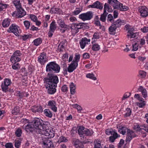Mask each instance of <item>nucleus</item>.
<instances>
[{"label":"nucleus","instance_id":"1","mask_svg":"<svg viewBox=\"0 0 148 148\" xmlns=\"http://www.w3.org/2000/svg\"><path fill=\"white\" fill-rule=\"evenodd\" d=\"M44 81L47 84H51L53 85L57 86V84L58 82V79L55 75L52 73H48L47 77L44 79Z\"/></svg>","mask_w":148,"mask_h":148},{"label":"nucleus","instance_id":"2","mask_svg":"<svg viewBox=\"0 0 148 148\" xmlns=\"http://www.w3.org/2000/svg\"><path fill=\"white\" fill-rule=\"evenodd\" d=\"M60 67L55 62H51L47 64L46 66V71L49 73H58L60 70Z\"/></svg>","mask_w":148,"mask_h":148},{"label":"nucleus","instance_id":"3","mask_svg":"<svg viewBox=\"0 0 148 148\" xmlns=\"http://www.w3.org/2000/svg\"><path fill=\"white\" fill-rule=\"evenodd\" d=\"M119 129L122 130L121 133L123 135H125L127 132V135L126 139V141L127 142H130L133 138L136 136V134L134 131L127 129L126 127H122Z\"/></svg>","mask_w":148,"mask_h":148},{"label":"nucleus","instance_id":"4","mask_svg":"<svg viewBox=\"0 0 148 148\" xmlns=\"http://www.w3.org/2000/svg\"><path fill=\"white\" fill-rule=\"evenodd\" d=\"M125 22L124 21H121L120 19L117 20L113 21L112 24L109 28V31L110 34H112V33L115 31L117 28L120 27L122 25H124Z\"/></svg>","mask_w":148,"mask_h":148},{"label":"nucleus","instance_id":"5","mask_svg":"<svg viewBox=\"0 0 148 148\" xmlns=\"http://www.w3.org/2000/svg\"><path fill=\"white\" fill-rule=\"evenodd\" d=\"M78 131V133L80 137L84 135L91 136L94 133L92 130H89L81 126H79Z\"/></svg>","mask_w":148,"mask_h":148},{"label":"nucleus","instance_id":"6","mask_svg":"<svg viewBox=\"0 0 148 148\" xmlns=\"http://www.w3.org/2000/svg\"><path fill=\"white\" fill-rule=\"evenodd\" d=\"M7 31L10 33H13L17 36H19L21 33V30L19 27L14 24H12L10 26Z\"/></svg>","mask_w":148,"mask_h":148},{"label":"nucleus","instance_id":"7","mask_svg":"<svg viewBox=\"0 0 148 148\" xmlns=\"http://www.w3.org/2000/svg\"><path fill=\"white\" fill-rule=\"evenodd\" d=\"M16 8L17 11H15L12 14L13 16H16L17 18H21L26 15V12L22 8L21 6L19 8Z\"/></svg>","mask_w":148,"mask_h":148},{"label":"nucleus","instance_id":"8","mask_svg":"<svg viewBox=\"0 0 148 148\" xmlns=\"http://www.w3.org/2000/svg\"><path fill=\"white\" fill-rule=\"evenodd\" d=\"M43 123V121L37 118H34L31 122V124L34 128L41 127Z\"/></svg>","mask_w":148,"mask_h":148},{"label":"nucleus","instance_id":"9","mask_svg":"<svg viewBox=\"0 0 148 148\" xmlns=\"http://www.w3.org/2000/svg\"><path fill=\"white\" fill-rule=\"evenodd\" d=\"M93 17V14L91 11L88 12L86 13L82 14L79 15V17L83 21L89 20Z\"/></svg>","mask_w":148,"mask_h":148},{"label":"nucleus","instance_id":"10","mask_svg":"<svg viewBox=\"0 0 148 148\" xmlns=\"http://www.w3.org/2000/svg\"><path fill=\"white\" fill-rule=\"evenodd\" d=\"M12 83L11 80L8 79H6L1 85V87L3 91L6 92L8 91V86Z\"/></svg>","mask_w":148,"mask_h":148},{"label":"nucleus","instance_id":"11","mask_svg":"<svg viewBox=\"0 0 148 148\" xmlns=\"http://www.w3.org/2000/svg\"><path fill=\"white\" fill-rule=\"evenodd\" d=\"M108 3L112 5L114 9L120 10L121 6H122V4L119 2L117 0H108Z\"/></svg>","mask_w":148,"mask_h":148},{"label":"nucleus","instance_id":"12","mask_svg":"<svg viewBox=\"0 0 148 148\" xmlns=\"http://www.w3.org/2000/svg\"><path fill=\"white\" fill-rule=\"evenodd\" d=\"M138 11L141 16L143 17H146L148 15V9L145 6H140Z\"/></svg>","mask_w":148,"mask_h":148},{"label":"nucleus","instance_id":"13","mask_svg":"<svg viewBox=\"0 0 148 148\" xmlns=\"http://www.w3.org/2000/svg\"><path fill=\"white\" fill-rule=\"evenodd\" d=\"M42 144L44 148H54V147L51 140L45 138L43 139Z\"/></svg>","mask_w":148,"mask_h":148},{"label":"nucleus","instance_id":"14","mask_svg":"<svg viewBox=\"0 0 148 148\" xmlns=\"http://www.w3.org/2000/svg\"><path fill=\"white\" fill-rule=\"evenodd\" d=\"M73 144L76 148H84V146L83 143L76 138H74L73 140Z\"/></svg>","mask_w":148,"mask_h":148},{"label":"nucleus","instance_id":"15","mask_svg":"<svg viewBox=\"0 0 148 148\" xmlns=\"http://www.w3.org/2000/svg\"><path fill=\"white\" fill-rule=\"evenodd\" d=\"M42 134L50 138H53L54 136L53 130L48 128L46 129V130H42Z\"/></svg>","mask_w":148,"mask_h":148},{"label":"nucleus","instance_id":"16","mask_svg":"<svg viewBox=\"0 0 148 148\" xmlns=\"http://www.w3.org/2000/svg\"><path fill=\"white\" fill-rule=\"evenodd\" d=\"M51 84H47L46 88L47 89V92L49 94H54L56 91V88L57 86H54Z\"/></svg>","mask_w":148,"mask_h":148},{"label":"nucleus","instance_id":"17","mask_svg":"<svg viewBox=\"0 0 148 148\" xmlns=\"http://www.w3.org/2000/svg\"><path fill=\"white\" fill-rule=\"evenodd\" d=\"M103 4L98 1L94 2L92 4L88 6L89 8H96L102 10L103 8Z\"/></svg>","mask_w":148,"mask_h":148},{"label":"nucleus","instance_id":"18","mask_svg":"<svg viewBox=\"0 0 148 148\" xmlns=\"http://www.w3.org/2000/svg\"><path fill=\"white\" fill-rule=\"evenodd\" d=\"M30 123V124L29 123L25 126L23 125L22 127L27 132L33 133L34 132V128L31 124V122Z\"/></svg>","mask_w":148,"mask_h":148},{"label":"nucleus","instance_id":"19","mask_svg":"<svg viewBox=\"0 0 148 148\" xmlns=\"http://www.w3.org/2000/svg\"><path fill=\"white\" fill-rule=\"evenodd\" d=\"M74 28H75L76 26V29H88L89 27L87 23H79L74 24Z\"/></svg>","mask_w":148,"mask_h":148},{"label":"nucleus","instance_id":"20","mask_svg":"<svg viewBox=\"0 0 148 148\" xmlns=\"http://www.w3.org/2000/svg\"><path fill=\"white\" fill-rule=\"evenodd\" d=\"M47 106L53 111L56 112L57 107L56 106V102L53 100L49 101H48Z\"/></svg>","mask_w":148,"mask_h":148},{"label":"nucleus","instance_id":"21","mask_svg":"<svg viewBox=\"0 0 148 148\" xmlns=\"http://www.w3.org/2000/svg\"><path fill=\"white\" fill-rule=\"evenodd\" d=\"M38 61L41 64H44L47 61V58L45 53L43 52L40 54L38 58Z\"/></svg>","mask_w":148,"mask_h":148},{"label":"nucleus","instance_id":"22","mask_svg":"<svg viewBox=\"0 0 148 148\" xmlns=\"http://www.w3.org/2000/svg\"><path fill=\"white\" fill-rule=\"evenodd\" d=\"M78 64L72 62L67 68V71L69 73H71L76 69Z\"/></svg>","mask_w":148,"mask_h":148},{"label":"nucleus","instance_id":"23","mask_svg":"<svg viewBox=\"0 0 148 148\" xmlns=\"http://www.w3.org/2000/svg\"><path fill=\"white\" fill-rule=\"evenodd\" d=\"M90 40L87 39L86 38H82L79 43L81 48L82 49H84L86 45L88 44V42H90Z\"/></svg>","mask_w":148,"mask_h":148},{"label":"nucleus","instance_id":"24","mask_svg":"<svg viewBox=\"0 0 148 148\" xmlns=\"http://www.w3.org/2000/svg\"><path fill=\"white\" fill-rule=\"evenodd\" d=\"M57 23L62 28L66 29H69V26L66 25L64 22V20L59 19L57 21Z\"/></svg>","mask_w":148,"mask_h":148},{"label":"nucleus","instance_id":"25","mask_svg":"<svg viewBox=\"0 0 148 148\" xmlns=\"http://www.w3.org/2000/svg\"><path fill=\"white\" fill-rule=\"evenodd\" d=\"M31 110L34 112H41L43 111L42 107L40 106H33L31 108Z\"/></svg>","mask_w":148,"mask_h":148},{"label":"nucleus","instance_id":"26","mask_svg":"<svg viewBox=\"0 0 148 148\" xmlns=\"http://www.w3.org/2000/svg\"><path fill=\"white\" fill-rule=\"evenodd\" d=\"M50 12L51 14H60L62 13V10L59 8L53 7L51 8Z\"/></svg>","mask_w":148,"mask_h":148},{"label":"nucleus","instance_id":"27","mask_svg":"<svg viewBox=\"0 0 148 148\" xmlns=\"http://www.w3.org/2000/svg\"><path fill=\"white\" fill-rule=\"evenodd\" d=\"M92 50L97 51H99L100 49V46L98 44L95 43L94 41H92Z\"/></svg>","mask_w":148,"mask_h":148},{"label":"nucleus","instance_id":"28","mask_svg":"<svg viewBox=\"0 0 148 148\" xmlns=\"http://www.w3.org/2000/svg\"><path fill=\"white\" fill-rule=\"evenodd\" d=\"M120 135H118L117 133L116 134H113V135L110 136L109 138V141L111 143L114 142L115 140L117 138L119 137Z\"/></svg>","mask_w":148,"mask_h":148},{"label":"nucleus","instance_id":"29","mask_svg":"<svg viewBox=\"0 0 148 148\" xmlns=\"http://www.w3.org/2000/svg\"><path fill=\"white\" fill-rule=\"evenodd\" d=\"M44 112L46 116L50 118H51L52 116V113L49 109H45L44 111Z\"/></svg>","mask_w":148,"mask_h":148},{"label":"nucleus","instance_id":"30","mask_svg":"<svg viewBox=\"0 0 148 148\" xmlns=\"http://www.w3.org/2000/svg\"><path fill=\"white\" fill-rule=\"evenodd\" d=\"M70 88L71 94L74 95L75 92V85L73 83L71 82L70 85Z\"/></svg>","mask_w":148,"mask_h":148},{"label":"nucleus","instance_id":"31","mask_svg":"<svg viewBox=\"0 0 148 148\" xmlns=\"http://www.w3.org/2000/svg\"><path fill=\"white\" fill-rule=\"evenodd\" d=\"M21 59L18 57L13 55L10 59V61L12 62H17L20 61Z\"/></svg>","mask_w":148,"mask_h":148},{"label":"nucleus","instance_id":"32","mask_svg":"<svg viewBox=\"0 0 148 148\" xmlns=\"http://www.w3.org/2000/svg\"><path fill=\"white\" fill-rule=\"evenodd\" d=\"M106 133L107 135H113V134H116L117 133L116 132L115 130H113V129L110 128L106 130Z\"/></svg>","mask_w":148,"mask_h":148},{"label":"nucleus","instance_id":"33","mask_svg":"<svg viewBox=\"0 0 148 148\" xmlns=\"http://www.w3.org/2000/svg\"><path fill=\"white\" fill-rule=\"evenodd\" d=\"M10 20L7 18L4 19L2 22L3 26L4 27H8L10 25Z\"/></svg>","mask_w":148,"mask_h":148},{"label":"nucleus","instance_id":"34","mask_svg":"<svg viewBox=\"0 0 148 148\" xmlns=\"http://www.w3.org/2000/svg\"><path fill=\"white\" fill-rule=\"evenodd\" d=\"M56 29V22L55 21H53L50 25V30L52 32H54Z\"/></svg>","mask_w":148,"mask_h":148},{"label":"nucleus","instance_id":"35","mask_svg":"<svg viewBox=\"0 0 148 148\" xmlns=\"http://www.w3.org/2000/svg\"><path fill=\"white\" fill-rule=\"evenodd\" d=\"M20 111V108L19 106H16L14 107L12 111V113L13 114L16 115Z\"/></svg>","mask_w":148,"mask_h":148},{"label":"nucleus","instance_id":"36","mask_svg":"<svg viewBox=\"0 0 148 148\" xmlns=\"http://www.w3.org/2000/svg\"><path fill=\"white\" fill-rule=\"evenodd\" d=\"M13 3L16 8H19L21 6L20 0H14Z\"/></svg>","mask_w":148,"mask_h":148},{"label":"nucleus","instance_id":"37","mask_svg":"<svg viewBox=\"0 0 148 148\" xmlns=\"http://www.w3.org/2000/svg\"><path fill=\"white\" fill-rule=\"evenodd\" d=\"M133 126L134 130L136 132H140L142 129V128H141L140 126L137 123L134 124Z\"/></svg>","mask_w":148,"mask_h":148},{"label":"nucleus","instance_id":"38","mask_svg":"<svg viewBox=\"0 0 148 148\" xmlns=\"http://www.w3.org/2000/svg\"><path fill=\"white\" fill-rule=\"evenodd\" d=\"M43 124L42 125V130H46L48 128V125L50 124L48 122H45L43 121Z\"/></svg>","mask_w":148,"mask_h":148},{"label":"nucleus","instance_id":"39","mask_svg":"<svg viewBox=\"0 0 148 148\" xmlns=\"http://www.w3.org/2000/svg\"><path fill=\"white\" fill-rule=\"evenodd\" d=\"M33 42L35 45L38 46L41 43L42 40L39 38L34 40Z\"/></svg>","mask_w":148,"mask_h":148},{"label":"nucleus","instance_id":"40","mask_svg":"<svg viewBox=\"0 0 148 148\" xmlns=\"http://www.w3.org/2000/svg\"><path fill=\"white\" fill-rule=\"evenodd\" d=\"M125 27L126 29V30H128V33L129 34L133 32V31H134V29L129 25H125Z\"/></svg>","mask_w":148,"mask_h":148},{"label":"nucleus","instance_id":"41","mask_svg":"<svg viewBox=\"0 0 148 148\" xmlns=\"http://www.w3.org/2000/svg\"><path fill=\"white\" fill-rule=\"evenodd\" d=\"M86 76L87 78L94 80H95L97 79V78L94 75L93 73H88L86 74Z\"/></svg>","mask_w":148,"mask_h":148},{"label":"nucleus","instance_id":"42","mask_svg":"<svg viewBox=\"0 0 148 148\" xmlns=\"http://www.w3.org/2000/svg\"><path fill=\"white\" fill-rule=\"evenodd\" d=\"M125 111L126 112L124 115L125 117H127L130 116L132 113V111L130 108H127L126 109Z\"/></svg>","mask_w":148,"mask_h":148},{"label":"nucleus","instance_id":"43","mask_svg":"<svg viewBox=\"0 0 148 148\" xmlns=\"http://www.w3.org/2000/svg\"><path fill=\"white\" fill-rule=\"evenodd\" d=\"M13 63H14L12 66L13 69L18 70L20 68V64L18 62H14Z\"/></svg>","mask_w":148,"mask_h":148},{"label":"nucleus","instance_id":"44","mask_svg":"<svg viewBox=\"0 0 148 148\" xmlns=\"http://www.w3.org/2000/svg\"><path fill=\"white\" fill-rule=\"evenodd\" d=\"M80 58V55L79 54L76 55H75L74 58L72 62L76 63L77 64H78V63L79 60Z\"/></svg>","mask_w":148,"mask_h":148},{"label":"nucleus","instance_id":"45","mask_svg":"<svg viewBox=\"0 0 148 148\" xmlns=\"http://www.w3.org/2000/svg\"><path fill=\"white\" fill-rule=\"evenodd\" d=\"M23 23L26 29H29L31 24L30 22L28 21H24Z\"/></svg>","mask_w":148,"mask_h":148},{"label":"nucleus","instance_id":"46","mask_svg":"<svg viewBox=\"0 0 148 148\" xmlns=\"http://www.w3.org/2000/svg\"><path fill=\"white\" fill-rule=\"evenodd\" d=\"M138 35L137 33H131L127 34V36L128 37H130L131 38H136Z\"/></svg>","mask_w":148,"mask_h":148},{"label":"nucleus","instance_id":"47","mask_svg":"<svg viewBox=\"0 0 148 148\" xmlns=\"http://www.w3.org/2000/svg\"><path fill=\"white\" fill-rule=\"evenodd\" d=\"M8 5L7 4L0 3V11H2L4 9L6 8Z\"/></svg>","mask_w":148,"mask_h":148},{"label":"nucleus","instance_id":"48","mask_svg":"<svg viewBox=\"0 0 148 148\" xmlns=\"http://www.w3.org/2000/svg\"><path fill=\"white\" fill-rule=\"evenodd\" d=\"M114 18L112 15L110 14L108 16L107 20L108 21H110L111 23H112L114 21L113 19Z\"/></svg>","mask_w":148,"mask_h":148},{"label":"nucleus","instance_id":"49","mask_svg":"<svg viewBox=\"0 0 148 148\" xmlns=\"http://www.w3.org/2000/svg\"><path fill=\"white\" fill-rule=\"evenodd\" d=\"M15 134L16 136L18 137H20L22 134V131L21 130L19 129H18L15 132Z\"/></svg>","mask_w":148,"mask_h":148},{"label":"nucleus","instance_id":"50","mask_svg":"<svg viewBox=\"0 0 148 148\" xmlns=\"http://www.w3.org/2000/svg\"><path fill=\"white\" fill-rule=\"evenodd\" d=\"M34 132H35L37 134H42V130L40 128H34Z\"/></svg>","mask_w":148,"mask_h":148},{"label":"nucleus","instance_id":"51","mask_svg":"<svg viewBox=\"0 0 148 148\" xmlns=\"http://www.w3.org/2000/svg\"><path fill=\"white\" fill-rule=\"evenodd\" d=\"M29 17L31 20L34 22H36V21L37 20V18L35 15L33 14H30Z\"/></svg>","mask_w":148,"mask_h":148},{"label":"nucleus","instance_id":"52","mask_svg":"<svg viewBox=\"0 0 148 148\" xmlns=\"http://www.w3.org/2000/svg\"><path fill=\"white\" fill-rule=\"evenodd\" d=\"M72 106L73 108L77 109L78 111H81L82 110V108L80 106L76 104L73 105Z\"/></svg>","mask_w":148,"mask_h":148},{"label":"nucleus","instance_id":"53","mask_svg":"<svg viewBox=\"0 0 148 148\" xmlns=\"http://www.w3.org/2000/svg\"><path fill=\"white\" fill-rule=\"evenodd\" d=\"M130 95V93H125L123 97L122 98V100H124L126 99V98H128Z\"/></svg>","mask_w":148,"mask_h":148},{"label":"nucleus","instance_id":"54","mask_svg":"<svg viewBox=\"0 0 148 148\" xmlns=\"http://www.w3.org/2000/svg\"><path fill=\"white\" fill-rule=\"evenodd\" d=\"M21 141L18 140L15 141V146L17 148H18L21 145Z\"/></svg>","mask_w":148,"mask_h":148},{"label":"nucleus","instance_id":"55","mask_svg":"<svg viewBox=\"0 0 148 148\" xmlns=\"http://www.w3.org/2000/svg\"><path fill=\"white\" fill-rule=\"evenodd\" d=\"M21 72L22 73L21 75L24 76H27V73L25 70V69L24 68L22 69H21Z\"/></svg>","mask_w":148,"mask_h":148},{"label":"nucleus","instance_id":"56","mask_svg":"<svg viewBox=\"0 0 148 148\" xmlns=\"http://www.w3.org/2000/svg\"><path fill=\"white\" fill-rule=\"evenodd\" d=\"M128 7L125 5H123L121 6L120 10L122 11H125L128 10Z\"/></svg>","mask_w":148,"mask_h":148},{"label":"nucleus","instance_id":"57","mask_svg":"<svg viewBox=\"0 0 148 148\" xmlns=\"http://www.w3.org/2000/svg\"><path fill=\"white\" fill-rule=\"evenodd\" d=\"M21 55V52L19 50H17L14 53L13 55L19 57Z\"/></svg>","mask_w":148,"mask_h":148},{"label":"nucleus","instance_id":"58","mask_svg":"<svg viewBox=\"0 0 148 148\" xmlns=\"http://www.w3.org/2000/svg\"><path fill=\"white\" fill-rule=\"evenodd\" d=\"M5 148H14L12 143H8L5 145Z\"/></svg>","mask_w":148,"mask_h":148},{"label":"nucleus","instance_id":"59","mask_svg":"<svg viewBox=\"0 0 148 148\" xmlns=\"http://www.w3.org/2000/svg\"><path fill=\"white\" fill-rule=\"evenodd\" d=\"M133 49L132 50L136 51L138 49V46L137 43H135L134 44L132 45Z\"/></svg>","mask_w":148,"mask_h":148},{"label":"nucleus","instance_id":"60","mask_svg":"<svg viewBox=\"0 0 148 148\" xmlns=\"http://www.w3.org/2000/svg\"><path fill=\"white\" fill-rule=\"evenodd\" d=\"M106 16H106L101 14L100 18V20L103 22H105L106 20Z\"/></svg>","mask_w":148,"mask_h":148},{"label":"nucleus","instance_id":"61","mask_svg":"<svg viewBox=\"0 0 148 148\" xmlns=\"http://www.w3.org/2000/svg\"><path fill=\"white\" fill-rule=\"evenodd\" d=\"M83 58L85 59H88L90 58L89 54L87 53H85L83 54Z\"/></svg>","mask_w":148,"mask_h":148},{"label":"nucleus","instance_id":"62","mask_svg":"<svg viewBox=\"0 0 148 148\" xmlns=\"http://www.w3.org/2000/svg\"><path fill=\"white\" fill-rule=\"evenodd\" d=\"M61 90L63 92H66L68 90V87L66 85L63 86L62 87Z\"/></svg>","mask_w":148,"mask_h":148},{"label":"nucleus","instance_id":"63","mask_svg":"<svg viewBox=\"0 0 148 148\" xmlns=\"http://www.w3.org/2000/svg\"><path fill=\"white\" fill-rule=\"evenodd\" d=\"M25 92L21 93L20 92H18L17 93V95L20 98H22L25 96Z\"/></svg>","mask_w":148,"mask_h":148},{"label":"nucleus","instance_id":"64","mask_svg":"<svg viewBox=\"0 0 148 148\" xmlns=\"http://www.w3.org/2000/svg\"><path fill=\"white\" fill-rule=\"evenodd\" d=\"M139 75L143 77H145L146 75V73L143 71H140L139 72Z\"/></svg>","mask_w":148,"mask_h":148}]
</instances>
